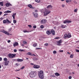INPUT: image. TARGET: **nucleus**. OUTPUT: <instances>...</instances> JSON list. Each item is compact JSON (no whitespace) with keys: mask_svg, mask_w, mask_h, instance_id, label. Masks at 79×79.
<instances>
[{"mask_svg":"<svg viewBox=\"0 0 79 79\" xmlns=\"http://www.w3.org/2000/svg\"><path fill=\"white\" fill-rule=\"evenodd\" d=\"M46 34L47 35H50L51 34H52V35H55V30L53 29H52L51 31L48 30L46 31Z\"/></svg>","mask_w":79,"mask_h":79,"instance_id":"f257e3e1","label":"nucleus"},{"mask_svg":"<svg viewBox=\"0 0 79 79\" xmlns=\"http://www.w3.org/2000/svg\"><path fill=\"white\" fill-rule=\"evenodd\" d=\"M38 76L41 79H44V72L40 70L38 73Z\"/></svg>","mask_w":79,"mask_h":79,"instance_id":"f03ea898","label":"nucleus"},{"mask_svg":"<svg viewBox=\"0 0 79 79\" xmlns=\"http://www.w3.org/2000/svg\"><path fill=\"white\" fill-rule=\"evenodd\" d=\"M36 75V72L35 71H31L30 73L29 76L31 77H34Z\"/></svg>","mask_w":79,"mask_h":79,"instance_id":"7ed1b4c3","label":"nucleus"},{"mask_svg":"<svg viewBox=\"0 0 79 79\" xmlns=\"http://www.w3.org/2000/svg\"><path fill=\"white\" fill-rule=\"evenodd\" d=\"M50 13H51V11H50V10H46L43 12L44 16H46L50 14Z\"/></svg>","mask_w":79,"mask_h":79,"instance_id":"20e7f679","label":"nucleus"},{"mask_svg":"<svg viewBox=\"0 0 79 79\" xmlns=\"http://www.w3.org/2000/svg\"><path fill=\"white\" fill-rule=\"evenodd\" d=\"M16 54H11V53H10L8 55V56L10 58H15L16 56Z\"/></svg>","mask_w":79,"mask_h":79,"instance_id":"39448f33","label":"nucleus"},{"mask_svg":"<svg viewBox=\"0 0 79 79\" xmlns=\"http://www.w3.org/2000/svg\"><path fill=\"white\" fill-rule=\"evenodd\" d=\"M62 42H63L62 41V40H60L59 41H57V45H58V46H60V45H61V44H61Z\"/></svg>","mask_w":79,"mask_h":79,"instance_id":"423d86ee","label":"nucleus"},{"mask_svg":"<svg viewBox=\"0 0 79 79\" xmlns=\"http://www.w3.org/2000/svg\"><path fill=\"white\" fill-rule=\"evenodd\" d=\"M40 65H37L35 64L33 65V68H35L36 69H39V68H40Z\"/></svg>","mask_w":79,"mask_h":79,"instance_id":"0eeeda50","label":"nucleus"},{"mask_svg":"<svg viewBox=\"0 0 79 79\" xmlns=\"http://www.w3.org/2000/svg\"><path fill=\"white\" fill-rule=\"evenodd\" d=\"M71 21L68 20H65L64 21V24H69L70 23H71Z\"/></svg>","mask_w":79,"mask_h":79,"instance_id":"6e6552de","label":"nucleus"},{"mask_svg":"<svg viewBox=\"0 0 79 79\" xmlns=\"http://www.w3.org/2000/svg\"><path fill=\"white\" fill-rule=\"evenodd\" d=\"M32 14L35 18H37L38 17V14H37L33 12Z\"/></svg>","mask_w":79,"mask_h":79,"instance_id":"1a4fd4ad","label":"nucleus"},{"mask_svg":"<svg viewBox=\"0 0 79 79\" xmlns=\"http://www.w3.org/2000/svg\"><path fill=\"white\" fill-rule=\"evenodd\" d=\"M6 6L7 7H8L9 6H12V5L10 4V3L7 2L6 4Z\"/></svg>","mask_w":79,"mask_h":79,"instance_id":"9d476101","label":"nucleus"},{"mask_svg":"<svg viewBox=\"0 0 79 79\" xmlns=\"http://www.w3.org/2000/svg\"><path fill=\"white\" fill-rule=\"evenodd\" d=\"M40 23L42 24H45L46 23V20L45 19L42 20L41 21Z\"/></svg>","mask_w":79,"mask_h":79,"instance_id":"9b49d317","label":"nucleus"},{"mask_svg":"<svg viewBox=\"0 0 79 79\" xmlns=\"http://www.w3.org/2000/svg\"><path fill=\"white\" fill-rule=\"evenodd\" d=\"M18 43L17 42H15L13 44L14 47H15L16 46H18Z\"/></svg>","mask_w":79,"mask_h":79,"instance_id":"f8f14e48","label":"nucleus"},{"mask_svg":"<svg viewBox=\"0 0 79 79\" xmlns=\"http://www.w3.org/2000/svg\"><path fill=\"white\" fill-rule=\"evenodd\" d=\"M8 63H10V61H5L4 62V64L5 66H7V65H8Z\"/></svg>","mask_w":79,"mask_h":79,"instance_id":"ddd939ff","label":"nucleus"},{"mask_svg":"<svg viewBox=\"0 0 79 79\" xmlns=\"http://www.w3.org/2000/svg\"><path fill=\"white\" fill-rule=\"evenodd\" d=\"M6 23H9V24H10V23H11V19L10 20V21L8 19H6Z\"/></svg>","mask_w":79,"mask_h":79,"instance_id":"4468645a","label":"nucleus"},{"mask_svg":"<svg viewBox=\"0 0 79 79\" xmlns=\"http://www.w3.org/2000/svg\"><path fill=\"white\" fill-rule=\"evenodd\" d=\"M2 32H3V33H4L6 34L7 35H9V33L7 32V31H5L4 30L2 31Z\"/></svg>","mask_w":79,"mask_h":79,"instance_id":"2eb2a0df","label":"nucleus"},{"mask_svg":"<svg viewBox=\"0 0 79 79\" xmlns=\"http://www.w3.org/2000/svg\"><path fill=\"white\" fill-rule=\"evenodd\" d=\"M52 7H53V6L49 5L47 6V8H52Z\"/></svg>","mask_w":79,"mask_h":79,"instance_id":"dca6fc26","label":"nucleus"},{"mask_svg":"<svg viewBox=\"0 0 79 79\" xmlns=\"http://www.w3.org/2000/svg\"><path fill=\"white\" fill-rule=\"evenodd\" d=\"M16 15V13L13 14V15H12L13 19H15V16Z\"/></svg>","mask_w":79,"mask_h":79,"instance_id":"f3484780","label":"nucleus"},{"mask_svg":"<svg viewBox=\"0 0 79 79\" xmlns=\"http://www.w3.org/2000/svg\"><path fill=\"white\" fill-rule=\"evenodd\" d=\"M17 61H19V62H22V61H23V59H18Z\"/></svg>","mask_w":79,"mask_h":79,"instance_id":"a211bd4d","label":"nucleus"},{"mask_svg":"<svg viewBox=\"0 0 79 79\" xmlns=\"http://www.w3.org/2000/svg\"><path fill=\"white\" fill-rule=\"evenodd\" d=\"M70 37H71V35L69 33L68 34H67V38H70Z\"/></svg>","mask_w":79,"mask_h":79,"instance_id":"6ab92c4d","label":"nucleus"},{"mask_svg":"<svg viewBox=\"0 0 79 79\" xmlns=\"http://www.w3.org/2000/svg\"><path fill=\"white\" fill-rule=\"evenodd\" d=\"M67 37H68V34H65L64 36V38L66 39Z\"/></svg>","mask_w":79,"mask_h":79,"instance_id":"aec40b11","label":"nucleus"},{"mask_svg":"<svg viewBox=\"0 0 79 79\" xmlns=\"http://www.w3.org/2000/svg\"><path fill=\"white\" fill-rule=\"evenodd\" d=\"M61 26L62 28V29H64V28H65V27H66V25H61Z\"/></svg>","mask_w":79,"mask_h":79,"instance_id":"412c9836","label":"nucleus"},{"mask_svg":"<svg viewBox=\"0 0 79 79\" xmlns=\"http://www.w3.org/2000/svg\"><path fill=\"white\" fill-rule=\"evenodd\" d=\"M11 11L10 10H7L6 11H5L4 12V13H11Z\"/></svg>","mask_w":79,"mask_h":79,"instance_id":"4be33fe9","label":"nucleus"},{"mask_svg":"<svg viewBox=\"0 0 79 79\" xmlns=\"http://www.w3.org/2000/svg\"><path fill=\"white\" fill-rule=\"evenodd\" d=\"M55 76H59L60 75V74L58 73H55Z\"/></svg>","mask_w":79,"mask_h":79,"instance_id":"5701e85b","label":"nucleus"},{"mask_svg":"<svg viewBox=\"0 0 79 79\" xmlns=\"http://www.w3.org/2000/svg\"><path fill=\"white\" fill-rule=\"evenodd\" d=\"M33 46L34 47H36L37 46V43H35L33 44Z\"/></svg>","mask_w":79,"mask_h":79,"instance_id":"b1692460","label":"nucleus"},{"mask_svg":"<svg viewBox=\"0 0 79 79\" xmlns=\"http://www.w3.org/2000/svg\"><path fill=\"white\" fill-rule=\"evenodd\" d=\"M0 5L1 6H3V2H0Z\"/></svg>","mask_w":79,"mask_h":79,"instance_id":"393cba45","label":"nucleus"},{"mask_svg":"<svg viewBox=\"0 0 79 79\" xmlns=\"http://www.w3.org/2000/svg\"><path fill=\"white\" fill-rule=\"evenodd\" d=\"M28 6L30 8H32V6L31 4H29L28 5Z\"/></svg>","mask_w":79,"mask_h":79,"instance_id":"a878e982","label":"nucleus"},{"mask_svg":"<svg viewBox=\"0 0 79 79\" xmlns=\"http://www.w3.org/2000/svg\"><path fill=\"white\" fill-rule=\"evenodd\" d=\"M23 32H24V33H26V32H27V33L29 32V31H28L27 30H23Z\"/></svg>","mask_w":79,"mask_h":79,"instance_id":"bb28decb","label":"nucleus"},{"mask_svg":"<svg viewBox=\"0 0 79 79\" xmlns=\"http://www.w3.org/2000/svg\"><path fill=\"white\" fill-rule=\"evenodd\" d=\"M27 55H31V56H32V54L30 52H28L27 54Z\"/></svg>","mask_w":79,"mask_h":79,"instance_id":"cd10ccee","label":"nucleus"},{"mask_svg":"<svg viewBox=\"0 0 79 79\" xmlns=\"http://www.w3.org/2000/svg\"><path fill=\"white\" fill-rule=\"evenodd\" d=\"M36 2H37V3H39L40 2V0H35Z\"/></svg>","mask_w":79,"mask_h":79,"instance_id":"c85d7f7f","label":"nucleus"},{"mask_svg":"<svg viewBox=\"0 0 79 79\" xmlns=\"http://www.w3.org/2000/svg\"><path fill=\"white\" fill-rule=\"evenodd\" d=\"M3 23L5 24V23H6V20H4L3 21Z\"/></svg>","mask_w":79,"mask_h":79,"instance_id":"c756f323","label":"nucleus"},{"mask_svg":"<svg viewBox=\"0 0 79 79\" xmlns=\"http://www.w3.org/2000/svg\"><path fill=\"white\" fill-rule=\"evenodd\" d=\"M13 23H14V24H15V23H16L17 22L16 21V20H15V19L13 20Z\"/></svg>","mask_w":79,"mask_h":79,"instance_id":"7c9ffc66","label":"nucleus"},{"mask_svg":"<svg viewBox=\"0 0 79 79\" xmlns=\"http://www.w3.org/2000/svg\"><path fill=\"white\" fill-rule=\"evenodd\" d=\"M73 56H74V55L72 54L70 55V57L71 58H73Z\"/></svg>","mask_w":79,"mask_h":79,"instance_id":"2f4dec72","label":"nucleus"},{"mask_svg":"<svg viewBox=\"0 0 79 79\" xmlns=\"http://www.w3.org/2000/svg\"><path fill=\"white\" fill-rule=\"evenodd\" d=\"M23 43L24 44H27V42L26 41H23Z\"/></svg>","mask_w":79,"mask_h":79,"instance_id":"473e14b6","label":"nucleus"},{"mask_svg":"<svg viewBox=\"0 0 79 79\" xmlns=\"http://www.w3.org/2000/svg\"><path fill=\"white\" fill-rule=\"evenodd\" d=\"M69 2H71V1L70 0H66V2H67V3H68Z\"/></svg>","mask_w":79,"mask_h":79,"instance_id":"72a5a7b5","label":"nucleus"},{"mask_svg":"<svg viewBox=\"0 0 79 79\" xmlns=\"http://www.w3.org/2000/svg\"><path fill=\"white\" fill-rule=\"evenodd\" d=\"M53 53H54V54H56V51H54L53 52Z\"/></svg>","mask_w":79,"mask_h":79,"instance_id":"f704fd0d","label":"nucleus"},{"mask_svg":"<svg viewBox=\"0 0 79 79\" xmlns=\"http://www.w3.org/2000/svg\"><path fill=\"white\" fill-rule=\"evenodd\" d=\"M77 11V9H75V10H74V12L75 13H76Z\"/></svg>","mask_w":79,"mask_h":79,"instance_id":"c9c22d12","label":"nucleus"},{"mask_svg":"<svg viewBox=\"0 0 79 79\" xmlns=\"http://www.w3.org/2000/svg\"><path fill=\"white\" fill-rule=\"evenodd\" d=\"M3 19V18L2 17L0 18V21H2Z\"/></svg>","mask_w":79,"mask_h":79,"instance_id":"e433bc0d","label":"nucleus"},{"mask_svg":"<svg viewBox=\"0 0 79 79\" xmlns=\"http://www.w3.org/2000/svg\"><path fill=\"white\" fill-rule=\"evenodd\" d=\"M4 61H7V58H4Z\"/></svg>","mask_w":79,"mask_h":79,"instance_id":"4c0bfd02","label":"nucleus"},{"mask_svg":"<svg viewBox=\"0 0 79 79\" xmlns=\"http://www.w3.org/2000/svg\"><path fill=\"white\" fill-rule=\"evenodd\" d=\"M36 27H37L35 25L34 26H33V29H35V28H36Z\"/></svg>","mask_w":79,"mask_h":79,"instance_id":"58836bf2","label":"nucleus"},{"mask_svg":"<svg viewBox=\"0 0 79 79\" xmlns=\"http://www.w3.org/2000/svg\"><path fill=\"white\" fill-rule=\"evenodd\" d=\"M40 49H42V48H36V50H40Z\"/></svg>","mask_w":79,"mask_h":79,"instance_id":"ea45409f","label":"nucleus"},{"mask_svg":"<svg viewBox=\"0 0 79 79\" xmlns=\"http://www.w3.org/2000/svg\"><path fill=\"white\" fill-rule=\"evenodd\" d=\"M28 26L30 27V28H31L32 26L31 25H28Z\"/></svg>","mask_w":79,"mask_h":79,"instance_id":"a19ab883","label":"nucleus"},{"mask_svg":"<svg viewBox=\"0 0 79 79\" xmlns=\"http://www.w3.org/2000/svg\"><path fill=\"white\" fill-rule=\"evenodd\" d=\"M44 45H45V46H48V43H46L44 44Z\"/></svg>","mask_w":79,"mask_h":79,"instance_id":"79ce46f5","label":"nucleus"},{"mask_svg":"<svg viewBox=\"0 0 79 79\" xmlns=\"http://www.w3.org/2000/svg\"><path fill=\"white\" fill-rule=\"evenodd\" d=\"M40 27L41 29H43L44 28V26L42 25L40 26Z\"/></svg>","mask_w":79,"mask_h":79,"instance_id":"37998d69","label":"nucleus"},{"mask_svg":"<svg viewBox=\"0 0 79 79\" xmlns=\"http://www.w3.org/2000/svg\"><path fill=\"white\" fill-rule=\"evenodd\" d=\"M25 67H24V66H23L21 68V69H24V68Z\"/></svg>","mask_w":79,"mask_h":79,"instance_id":"c03bdc74","label":"nucleus"},{"mask_svg":"<svg viewBox=\"0 0 79 79\" xmlns=\"http://www.w3.org/2000/svg\"><path fill=\"white\" fill-rule=\"evenodd\" d=\"M24 51L23 50V49H19V52H23Z\"/></svg>","mask_w":79,"mask_h":79,"instance_id":"a18cd8bd","label":"nucleus"},{"mask_svg":"<svg viewBox=\"0 0 79 79\" xmlns=\"http://www.w3.org/2000/svg\"><path fill=\"white\" fill-rule=\"evenodd\" d=\"M76 52H78V53H79V50L77 49H76Z\"/></svg>","mask_w":79,"mask_h":79,"instance_id":"49530a36","label":"nucleus"},{"mask_svg":"<svg viewBox=\"0 0 79 79\" xmlns=\"http://www.w3.org/2000/svg\"><path fill=\"white\" fill-rule=\"evenodd\" d=\"M14 52H17V50L16 49H15L14 50Z\"/></svg>","mask_w":79,"mask_h":79,"instance_id":"de8ad7c7","label":"nucleus"},{"mask_svg":"<svg viewBox=\"0 0 79 79\" xmlns=\"http://www.w3.org/2000/svg\"><path fill=\"white\" fill-rule=\"evenodd\" d=\"M69 79H72V77H71V76H69Z\"/></svg>","mask_w":79,"mask_h":79,"instance_id":"09e8293b","label":"nucleus"},{"mask_svg":"<svg viewBox=\"0 0 79 79\" xmlns=\"http://www.w3.org/2000/svg\"><path fill=\"white\" fill-rule=\"evenodd\" d=\"M60 52H61L62 53V52H63V50H60Z\"/></svg>","mask_w":79,"mask_h":79,"instance_id":"8fccbe9b","label":"nucleus"},{"mask_svg":"<svg viewBox=\"0 0 79 79\" xmlns=\"http://www.w3.org/2000/svg\"><path fill=\"white\" fill-rule=\"evenodd\" d=\"M11 31V28H10L9 29V31L10 32Z\"/></svg>","mask_w":79,"mask_h":79,"instance_id":"3c124183","label":"nucleus"},{"mask_svg":"<svg viewBox=\"0 0 79 79\" xmlns=\"http://www.w3.org/2000/svg\"><path fill=\"white\" fill-rule=\"evenodd\" d=\"M62 7H64V5L63 4V5H62Z\"/></svg>","mask_w":79,"mask_h":79,"instance_id":"603ef678","label":"nucleus"},{"mask_svg":"<svg viewBox=\"0 0 79 79\" xmlns=\"http://www.w3.org/2000/svg\"><path fill=\"white\" fill-rule=\"evenodd\" d=\"M31 65H34V64L32 63H31Z\"/></svg>","mask_w":79,"mask_h":79,"instance_id":"864d4df0","label":"nucleus"},{"mask_svg":"<svg viewBox=\"0 0 79 79\" xmlns=\"http://www.w3.org/2000/svg\"><path fill=\"white\" fill-rule=\"evenodd\" d=\"M2 14V12L0 11V15Z\"/></svg>","mask_w":79,"mask_h":79,"instance_id":"5fc2aeb1","label":"nucleus"},{"mask_svg":"<svg viewBox=\"0 0 79 79\" xmlns=\"http://www.w3.org/2000/svg\"><path fill=\"white\" fill-rule=\"evenodd\" d=\"M10 42H11V41H10V40H8V43H10Z\"/></svg>","mask_w":79,"mask_h":79,"instance_id":"6e6d98bb","label":"nucleus"},{"mask_svg":"<svg viewBox=\"0 0 79 79\" xmlns=\"http://www.w3.org/2000/svg\"><path fill=\"white\" fill-rule=\"evenodd\" d=\"M20 71L19 70H15V71H16V72H17V71Z\"/></svg>","mask_w":79,"mask_h":79,"instance_id":"4d7b16f0","label":"nucleus"},{"mask_svg":"<svg viewBox=\"0 0 79 79\" xmlns=\"http://www.w3.org/2000/svg\"><path fill=\"white\" fill-rule=\"evenodd\" d=\"M2 57H0V61H2Z\"/></svg>","mask_w":79,"mask_h":79,"instance_id":"13d9d810","label":"nucleus"},{"mask_svg":"<svg viewBox=\"0 0 79 79\" xmlns=\"http://www.w3.org/2000/svg\"><path fill=\"white\" fill-rule=\"evenodd\" d=\"M38 11L37 10H35V12H37Z\"/></svg>","mask_w":79,"mask_h":79,"instance_id":"bf43d9fd","label":"nucleus"},{"mask_svg":"<svg viewBox=\"0 0 79 79\" xmlns=\"http://www.w3.org/2000/svg\"><path fill=\"white\" fill-rule=\"evenodd\" d=\"M59 37H56L55 39H59Z\"/></svg>","mask_w":79,"mask_h":79,"instance_id":"052dcab7","label":"nucleus"},{"mask_svg":"<svg viewBox=\"0 0 79 79\" xmlns=\"http://www.w3.org/2000/svg\"><path fill=\"white\" fill-rule=\"evenodd\" d=\"M8 15L7 14H5L4 15V16H6V15Z\"/></svg>","mask_w":79,"mask_h":79,"instance_id":"680f3d73","label":"nucleus"},{"mask_svg":"<svg viewBox=\"0 0 79 79\" xmlns=\"http://www.w3.org/2000/svg\"><path fill=\"white\" fill-rule=\"evenodd\" d=\"M67 53L68 54H71V53L69 52H67Z\"/></svg>","mask_w":79,"mask_h":79,"instance_id":"e2e57ef3","label":"nucleus"},{"mask_svg":"<svg viewBox=\"0 0 79 79\" xmlns=\"http://www.w3.org/2000/svg\"><path fill=\"white\" fill-rule=\"evenodd\" d=\"M11 25H12V26H13V25H14V24H13V23H11Z\"/></svg>","mask_w":79,"mask_h":79,"instance_id":"0e129e2a","label":"nucleus"},{"mask_svg":"<svg viewBox=\"0 0 79 79\" xmlns=\"http://www.w3.org/2000/svg\"><path fill=\"white\" fill-rule=\"evenodd\" d=\"M1 68H2V66L0 65V69Z\"/></svg>","mask_w":79,"mask_h":79,"instance_id":"69168bd1","label":"nucleus"},{"mask_svg":"<svg viewBox=\"0 0 79 79\" xmlns=\"http://www.w3.org/2000/svg\"><path fill=\"white\" fill-rule=\"evenodd\" d=\"M27 60H29V58H26Z\"/></svg>","mask_w":79,"mask_h":79,"instance_id":"338daca9","label":"nucleus"},{"mask_svg":"<svg viewBox=\"0 0 79 79\" xmlns=\"http://www.w3.org/2000/svg\"><path fill=\"white\" fill-rule=\"evenodd\" d=\"M77 66H78V67H79V64H78Z\"/></svg>","mask_w":79,"mask_h":79,"instance_id":"774afa93","label":"nucleus"}]
</instances>
